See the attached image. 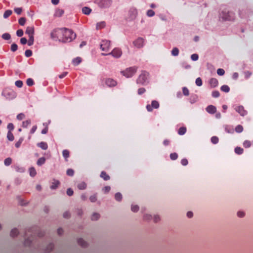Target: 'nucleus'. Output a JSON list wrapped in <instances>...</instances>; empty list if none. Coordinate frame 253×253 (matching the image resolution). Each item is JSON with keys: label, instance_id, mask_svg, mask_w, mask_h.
<instances>
[{"label": "nucleus", "instance_id": "nucleus-48", "mask_svg": "<svg viewBox=\"0 0 253 253\" xmlns=\"http://www.w3.org/2000/svg\"><path fill=\"white\" fill-rule=\"evenodd\" d=\"M182 92L183 94L185 96H188L189 95V90L186 87H183Z\"/></svg>", "mask_w": 253, "mask_h": 253}, {"label": "nucleus", "instance_id": "nucleus-19", "mask_svg": "<svg viewBox=\"0 0 253 253\" xmlns=\"http://www.w3.org/2000/svg\"><path fill=\"white\" fill-rule=\"evenodd\" d=\"M38 146L43 150H46L48 148V146L46 143L44 142H41L38 143Z\"/></svg>", "mask_w": 253, "mask_h": 253}, {"label": "nucleus", "instance_id": "nucleus-44", "mask_svg": "<svg viewBox=\"0 0 253 253\" xmlns=\"http://www.w3.org/2000/svg\"><path fill=\"white\" fill-rule=\"evenodd\" d=\"M17 45L16 43H12L11 45V50L12 52H14L17 50Z\"/></svg>", "mask_w": 253, "mask_h": 253}, {"label": "nucleus", "instance_id": "nucleus-64", "mask_svg": "<svg viewBox=\"0 0 253 253\" xmlns=\"http://www.w3.org/2000/svg\"><path fill=\"white\" fill-rule=\"evenodd\" d=\"M20 42L22 44H25L27 42V40L25 38H22L20 39Z\"/></svg>", "mask_w": 253, "mask_h": 253}, {"label": "nucleus", "instance_id": "nucleus-1", "mask_svg": "<svg viewBox=\"0 0 253 253\" xmlns=\"http://www.w3.org/2000/svg\"><path fill=\"white\" fill-rule=\"evenodd\" d=\"M76 34L72 30L67 28L58 29L54 30L51 33L52 39H58L63 42H70L76 38Z\"/></svg>", "mask_w": 253, "mask_h": 253}, {"label": "nucleus", "instance_id": "nucleus-56", "mask_svg": "<svg viewBox=\"0 0 253 253\" xmlns=\"http://www.w3.org/2000/svg\"><path fill=\"white\" fill-rule=\"evenodd\" d=\"M211 141L212 143L216 144L218 141V138L216 136H213L211 138Z\"/></svg>", "mask_w": 253, "mask_h": 253}, {"label": "nucleus", "instance_id": "nucleus-40", "mask_svg": "<svg viewBox=\"0 0 253 253\" xmlns=\"http://www.w3.org/2000/svg\"><path fill=\"white\" fill-rule=\"evenodd\" d=\"M31 124V121L30 120H26L23 122L22 126L24 127H27L28 126Z\"/></svg>", "mask_w": 253, "mask_h": 253}, {"label": "nucleus", "instance_id": "nucleus-60", "mask_svg": "<svg viewBox=\"0 0 253 253\" xmlns=\"http://www.w3.org/2000/svg\"><path fill=\"white\" fill-rule=\"evenodd\" d=\"M146 90L144 88H140L139 89H138V94L139 95H141L143 93H144L145 92Z\"/></svg>", "mask_w": 253, "mask_h": 253}, {"label": "nucleus", "instance_id": "nucleus-41", "mask_svg": "<svg viewBox=\"0 0 253 253\" xmlns=\"http://www.w3.org/2000/svg\"><path fill=\"white\" fill-rule=\"evenodd\" d=\"M23 141V137L20 138L19 140L15 143V147L16 148H19L20 146Z\"/></svg>", "mask_w": 253, "mask_h": 253}, {"label": "nucleus", "instance_id": "nucleus-53", "mask_svg": "<svg viewBox=\"0 0 253 253\" xmlns=\"http://www.w3.org/2000/svg\"><path fill=\"white\" fill-rule=\"evenodd\" d=\"M199 56L197 54H193L191 56V58L193 61H197L198 59Z\"/></svg>", "mask_w": 253, "mask_h": 253}, {"label": "nucleus", "instance_id": "nucleus-15", "mask_svg": "<svg viewBox=\"0 0 253 253\" xmlns=\"http://www.w3.org/2000/svg\"><path fill=\"white\" fill-rule=\"evenodd\" d=\"M60 184V182L55 179H53L52 181L50 188L52 189H57L58 188L59 185Z\"/></svg>", "mask_w": 253, "mask_h": 253}, {"label": "nucleus", "instance_id": "nucleus-30", "mask_svg": "<svg viewBox=\"0 0 253 253\" xmlns=\"http://www.w3.org/2000/svg\"><path fill=\"white\" fill-rule=\"evenodd\" d=\"M139 207L136 205H132L131 207V210L133 212H137L138 211Z\"/></svg>", "mask_w": 253, "mask_h": 253}, {"label": "nucleus", "instance_id": "nucleus-37", "mask_svg": "<svg viewBox=\"0 0 253 253\" xmlns=\"http://www.w3.org/2000/svg\"><path fill=\"white\" fill-rule=\"evenodd\" d=\"M243 130V127L241 125L237 126L235 128V131L237 132L240 133L242 132Z\"/></svg>", "mask_w": 253, "mask_h": 253}, {"label": "nucleus", "instance_id": "nucleus-51", "mask_svg": "<svg viewBox=\"0 0 253 253\" xmlns=\"http://www.w3.org/2000/svg\"><path fill=\"white\" fill-rule=\"evenodd\" d=\"M26 83L28 86H31L34 84L33 80L32 79H28Z\"/></svg>", "mask_w": 253, "mask_h": 253}, {"label": "nucleus", "instance_id": "nucleus-54", "mask_svg": "<svg viewBox=\"0 0 253 253\" xmlns=\"http://www.w3.org/2000/svg\"><path fill=\"white\" fill-rule=\"evenodd\" d=\"M217 73L219 76H222L224 74L225 71L222 69H218L217 70Z\"/></svg>", "mask_w": 253, "mask_h": 253}, {"label": "nucleus", "instance_id": "nucleus-24", "mask_svg": "<svg viewBox=\"0 0 253 253\" xmlns=\"http://www.w3.org/2000/svg\"><path fill=\"white\" fill-rule=\"evenodd\" d=\"M82 61V59L81 57H77L76 58H75L73 60V63L74 64V65H78V64H79Z\"/></svg>", "mask_w": 253, "mask_h": 253}, {"label": "nucleus", "instance_id": "nucleus-7", "mask_svg": "<svg viewBox=\"0 0 253 253\" xmlns=\"http://www.w3.org/2000/svg\"><path fill=\"white\" fill-rule=\"evenodd\" d=\"M144 40L142 38H138L133 42V45L137 48H140L144 46Z\"/></svg>", "mask_w": 253, "mask_h": 253}, {"label": "nucleus", "instance_id": "nucleus-4", "mask_svg": "<svg viewBox=\"0 0 253 253\" xmlns=\"http://www.w3.org/2000/svg\"><path fill=\"white\" fill-rule=\"evenodd\" d=\"M149 74L146 72H143L137 79V84L144 85L147 82Z\"/></svg>", "mask_w": 253, "mask_h": 253}, {"label": "nucleus", "instance_id": "nucleus-27", "mask_svg": "<svg viewBox=\"0 0 253 253\" xmlns=\"http://www.w3.org/2000/svg\"><path fill=\"white\" fill-rule=\"evenodd\" d=\"M19 232L17 229L14 228L11 230L10 232V236L12 237L16 236L18 234Z\"/></svg>", "mask_w": 253, "mask_h": 253}, {"label": "nucleus", "instance_id": "nucleus-20", "mask_svg": "<svg viewBox=\"0 0 253 253\" xmlns=\"http://www.w3.org/2000/svg\"><path fill=\"white\" fill-rule=\"evenodd\" d=\"M64 13V10L60 9H57L56 10L54 16L56 17H60Z\"/></svg>", "mask_w": 253, "mask_h": 253}, {"label": "nucleus", "instance_id": "nucleus-45", "mask_svg": "<svg viewBox=\"0 0 253 253\" xmlns=\"http://www.w3.org/2000/svg\"><path fill=\"white\" fill-rule=\"evenodd\" d=\"M196 84L199 86H200L202 85V81L200 78H198L196 79Z\"/></svg>", "mask_w": 253, "mask_h": 253}, {"label": "nucleus", "instance_id": "nucleus-35", "mask_svg": "<svg viewBox=\"0 0 253 253\" xmlns=\"http://www.w3.org/2000/svg\"><path fill=\"white\" fill-rule=\"evenodd\" d=\"M99 217H100V215L98 213H94L92 215L91 219L92 220H96L99 218Z\"/></svg>", "mask_w": 253, "mask_h": 253}, {"label": "nucleus", "instance_id": "nucleus-16", "mask_svg": "<svg viewBox=\"0 0 253 253\" xmlns=\"http://www.w3.org/2000/svg\"><path fill=\"white\" fill-rule=\"evenodd\" d=\"M207 111L211 114H214L216 112V107L213 105H209L206 108Z\"/></svg>", "mask_w": 253, "mask_h": 253}, {"label": "nucleus", "instance_id": "nucleus-52", "mask_svg": "<svg viewBox=\"0 0 253 253\" xmlns=\"http://www.w3.org/2000/svg\"><path fill=\"white\" fill-rule=\"evenodd\" d=\"M177 154L175 153H171L170 155V159L172 160H175L177 158Z\"/></svg>", "mask_w": 253, "mask_h": 253}, {"label": "nucleus", "instance_id": "nucleus-42", "mask_svg": "<svg viewBox=\"0 0 253 253\" xmlns=\"http://www.w3.org/2000/svg\"><path fill=\"white\" fill-rule=\"evenodd\" d=\"M243 146L245 148H249L251 146V142L250 141L246 140L243 143Z\"/></svg>", "mask_w": 253, "mask_h": 253}, {"label": "nucleus", "instance_id": "nucleus-8", "mask_svg": "<svg viewBox=\"0 0 253 253\" xmlns=\"http://www.w3.org/2000/svg\"><path fill=\"white\" fill-rule=\"evenodd\" d=\"M110 47V42L109 41L104 40L102 41L100 44V48L103 51H109Z\"/></svg>", "mask_w": 253, "mask_h": 253}, {"label": "nucleus", "instance_id": "nucleus-33", "mask_svg": "<svg viewBox=\"0 0 253 253\" xmlns=\"http://www.w3.org/2000/svg\"><path fill=\"white\" fill-rule=\"evenodd\" d=\"M115 199L118 201H120L122 199V195L118 192L115 195Z\"/></svg>", "mask_w": 253, "mask_h": 253}, {"label": "nucleus", "instance_id": "nucleus-6", "mask_svg": "<svg viewBox=\"0 0 253 253\" xmlns=\"http://www.w3.org/2000/svg\"><path fill=\"white\" fill-rule=\"evenodd\" d=\"M103 82L106 85L110 87H114L117 84V81L111 78H105L103 79Z\"/></svg>", "mask_w": 253, "mask_h": 253}, {"label": "nucleus", "instance_id": "nucleus-13", "mask_svg": "<svg viewBox=\"0 0 253 253\" xmlns=\"http://www.w3.org/2000/svg\"><path fill=\"white\" fill-rule=\"evenodd\" d=\"M235 110L242 116H244L247 114L246 111L244 110L243 107L242 106L237 107L235 108Z\"/></svg>", "mask_w": 253, "mask_h": 253}, {"label": "nucleus", "instance_id": "nucleus-12", "mask_svg": "<svg viewBox=\"0 0 253 253\" xmlns=\"http://www.w3.org/2000/svg\"><path fill=\"white\" fill-rule=\"evenodd\" d=\"M25 33L27 34L29 36V38L34 37V28L33 26H29L26 28V30L25 31Z\"/></svg>", "mask_w": 253, "mask_h": 253}, {"label": "nucleus", "instance_id": "nucleus-31", "mask_svg": "<svg viewBox=\"0 0 253 253\" xmlns=\"http://www.w3.org/2000/svg\"><path fill=\"white\" fill-rule=\"evenodd\" d=\"M221 90L225 92H228L230 90L229 87L227 85H223L221 87Z\"/></svg>", "mask_w": 253, "mask_h": 253}, {"label": "nucleus", "instance_id": "nucleus-61", "mask_svg": "<svg viewBox=\"0 0 253 253\" xmlns=\"http://www.w3.org/2000/svg\"><path fill=\"white\" fill-rule=\"evenodd\" d=\"M22 10L21 8L17 7L14 8V11L18 15H20L21 13Z\"/></svg>", "mask_w": 253, "mask_h": 253}, {"label": "nucleus", "instance_id": "nucleus-32", "mask_svg": "<svg viewBox=\"0 0 253 253\" xmlns=\"http://www.w3.org/2000/svg\"><path fill=\"white\" fill-rule=\"evenodd\" d=\"M12 11L11 10H6L3 14V17L4 18H7L12 14Z\"/></svg>", "mask_w": 253, "mask_h": 253}, {"label": "nucleus", "instance_id": "nucleus-62", "mask_svg": "<svg viewBox=\"0 0 253 253\" xmlns=\"http://www.w3.org/2000/svg\"><path fill=\"white\" fill-rule=\"evenodd\" d=\"M67 174L69 176H72L74 174V171L72 169H68L67 171Z\"/></svg>", "mask_w": 253, "mask_h": 253}, {"label": "nucleus", "instance_id": "nucleus-22", "mask_svg": "<svg viewBox=\"0 0 253 253\" xmlns=\"http://www.w3.org/2000/svg\"><path fill=\"white\" fill-rule=\"evenodd\" d=\"M78 244L83 247H85L87 246V243L83 239H79L78 240Z\"/></svg>", "mask_w": 253, "mask_h": 253}, {"label": "nucleus", "instance_id": "nucleus-9", "mask_svg": "<svg viewBox=\"0 0 253 253\" xmlns=\"http://www.w3.org/2000/svg\"><path fill=\"white\" fill-rule=\"evenodd\" d=\"M128 15L130 20L134 19L137 15V10L135 7H131L129 11Z\"/></svg>", "mask_w": 253, "mask_h": 253}, {"label": "nucleus", "instance_id": "nucleus-17", "mask_svg": "<svg viewBox=\"0 0 253 253\" xmlns=\"http://www.w3.org/2000/svg\"><path fill=\"white\" fill-rule=\"evenodd\" d=\"M82 10V12L85 15H89L91 12V8L86 6L83 7Z\"/></svg>", "mask_w": 253, "mask_h": 253}, {"label": "nucleus", "instance_id": "nucleus-46", "mask_svg": "<svg viewBox=\"0 0 253 253\" xmlns=\"http://www.w3.org/2000/svg\"><path fill=\"white\" fill-rule=\"evenodd\" d=\"M26 22V19L24 17H21L19 19V23L20 25L23 26Z\"/></svg>", "mask_w": 253, "mask_h": 253}, {"label": "nucleus", "instance_id": "nucleus-14", "mask_svg": "<svg viewBox=\"0 0 253 253\" xmlns=\"http://www.w3.org/2000/svg\"><path fill=\"white\" fill-rule=\"evenodd\" d=\"M209 83L211 87L214 88L217 86L218 81L215 78H211L209 81Z\"/></svg>", "mask_w": 253, "mask_h": 253}, {"label": "nucleus", "instance_id": "nucleus-47", "mask_svg": "<svg viewBox=\"0 0 253 253\" xmlns=\"http://www.w3.org/2000/svg\"><path fill=\"white\" fill-rule=\"evenodd\" d=\"M62 153H63V156L65 158L67 159V158L69 157V152L68 150H64L63 151Z\"/></svg>", "mask_w": 253, "mask_h": 253}, {"label": "nucleus", "instance_id": "nucleus-58", "mask_svg": "<svg viewBox=\"0 0 253 253\" xmlns=\"http://www.w3.org/2000/svg\"><path fill=\"white\" fill-rule=\"evenodd\" d=\"M16 35L18 37H22L23 35V31L22 29H19L16 32Z\"/></svg>", "mask_w": 253, "mask_h": 253}, {"label": "nucleus", "instance_id": "nucleus-57", "mask_svg": "<svg viewBox=\"0 0 253 253\" xmlns=\"http://www.w3.org/2000/svg\"><path fill=\"white\" fill-rule=\"evenodd\" d=\"M34 41V37H30L28 40V44L29 46H31L33 44Z\"/></svg>", "mask_w": 253, "mask_h": 253}, {"label": "nucleus", "instance_id": "nucleus-59", "mask_svg": "<svg viewBox=\"0 0 253 253\" xmlns=\"http://www.w3.org/2000/svg\"><path fill=\"white\" fill-rule=\"evenodd\" d=\"M212 96L213 97H218L219 96V92L218 91H213L212 93Z\"/></svg>", "mask_w": 253, "mask_h": 253}, {"label": "nucleus", "instance_id": "nucleus-21", "mask_svg": "<svg viewBox=\"0 0 253 253\" xmlns=\"http://www.w3.org/2000/svg\"><path fill=\"white\" fill-rule=\"evenodd\" d=\"M45 162V158L41 157L40 159H39L37 161V164L38 166H41L43 164H44Z\"/></svg>", "mask_w": 253, "mask_h": 253}, {"label": "nucleus", "instance_id": "nucleus-28", "mask_svg": "<svg viewBox=\"0 0 253 253\" xmlns=\"http://www.w3.org/2000/svg\"><path fill=\"white\" fill-rule=\"evenodd\" d=\"M7 138L9 141H13L14 139V136L13 134L11 132V131H8L7 134Z\"/></svg>", "mask_w": 253, "mask_h": 253}, {"label": "nucleus", "instance_id": "nucleus-11", "mask_svg": "<svg viewBox=\"0 0 253 253\" xmlns=\"http://www.w3.org/2000/svg\"><path fill=\"white\" fill-rule=\"evenodd\" d=\"M159 107V103L158 101L156 100H153L152 101L151 105H147L146 106L147 110L149 112H151L153 110V108L155 109H157Z\"/></svg>", "mask_w": 253, "mask_h": 253}, {"label": "nucleus", "instance_id": "nucleus-39", "mask_svg": "<svg viewBox=\"0 0 253 253\" xmlns=\"http://www.w3.org/2000/svg\"><path fill=\"white\" fill-rule=\"evenodd\" d=\"M2 38L4 40H9L11 38L10 35L8 33H4L2 34Z\"/></svg>", "mask_w": 253, "mask_h": 253}, {"label": "nucleus", "instance_id": "nucleus-3", "mask_svg": "<svg viewBox=\"0 0 253 253\" xmlns=\"http://www.w3.org/2000/svg\"><path fill=\"white\" fill-rule=\"evenodd\" d=\"M96 3L101 8H107L112 5V0H96Z\"/></svg>", "mask_w": 253, "mask_h": 253}, {"label": "nucleus", "instance_id": "nucleus-10", "mask_svg": "<svg viewBox=\"0 0 253 253\" xmlns=\"http://www.w3.org/2000/svg\"><path fill=\"white\" fill-rule=\"evenodd\" d=\"M232 15V13L229 11H223L220 14V16L223 19L226 20H231L233 18Z\"/></svg>", "mask_w": 253, "mask_h": 253}, {"label": "nucleus", "instance_id": "nucleus-55", "mask_svg": "<svg viewBox=\"0 0 253 253\" xmlns=\"http://www.w3.org/2000/svg\"><path fill=\"white\" fill-rule=\"evenodd\" d=\"M25 115L23 113L19 114L17 116V119L19 120H22L25 118Z\"/></svg>", "mask_w": 253, "mask_h": 253}, {"label": "nucleus", "instance_id": "nucleus-43", "mask_svg": "<svg viewBox=\"0 0 253 253\" xmlns=\"http://www.w3.org/2000/svg\"><path fill=\"white\" fill-rule=\"evenodd\" d=\"M155 12L151 9L148 10L147 11V15L149 17H152L155 15Z\"/></svg>", "mask_w": 253, "mask_h": 253}, {"label": "nucleus", "instance_id": "nucleus-25", "mask_svg": "<svg viewBox=\"0 0 253 253\" xmlns=\"http://www.w3.org/2000/svg\"><path fill=\"white\" fill-rule=\"evenodd\" d=\"M78 188L80 190L84 189L86 188V185L84 182H82L78 184Z\"/></svg>", "mask_w": 253, "mask_h": 253}, {"label": "nucleus", "instance_id": "nucleus-50", "mask_svg": "<svg viewBox=\"0 0 253 253\" xmlns=\"http://www.w3.org/2000/svg\"><path fill=\"white\" fill-rule=\"evenodd\" d=\"M15 84L18 87H21L23 85V82L21 81H17L15 82Z\"/></svg>", "mask_w": 253, "mask_h": 253}, {"label": "nucleus", "instance_id": "nucleus-34", "mask_svg": "<svg viewBox=\"0 0 253 253\" xmlns=\"http://www.w3.org/2000/svg\"><path fill=\"white\" fill-rule=\"evenodd\" d=\"M186 128L185 127H181L178 130V134L179 135H183L186 132Z\"/></svg>", "mask_w": 253, "mask_h": 253}, {"label": "nucleus", "instance_id": "nucleus-26", "mask_svg": "<svg viewBox=\"0 0 253 253\" xmlns=\"http://www.w3.org/2000/svg\"><path fill=\"white\" fill-rule=\"evenodd\" d=\"M100 176L105 180H107L110 178L109 176L104 171H102L101 173Z\"/></svg>", "mask_w": 253, "mask_h": 253}, {"label": "nucleus", "instance_id": "nucleus-29", "mask_svg": "<svg viewBox=\"0 0 253 253\" xmlns=\"http://www.w3.org/2000/svg\"><path fill=\"white\" fill-rule=\"evenodd\" d=\"M179 54V50L177 47H174L172 49L171 51V54L173 56H177Z\"/></svg>", "mask_w": 253, "mask_h": 253}, {"label": "nucleus", "instance_id": "nucleus-18", "mask_svg": "<svg viewBox=\"0 0 253 253\" xmlns=\"http://www.w3.org/2000/svg\"><path fill=\"white\" fill-rule=\"evenodd\" d=\"M105 22L104 21L98 22L96 25V30L101 29L105 27Z\"/></svg>", "mask_w": 253, "mask_h": 253}, {"label": "nucleus", "instance_id": "nucleus-63", "mask_svg": "<svg viewBox=\"0 0 253 253\" xmlns=\"http://www.w3.org/2000/svg\"><path fill=\"white\" fill-rule=\"evenodd\" d=\"M31 242L32 241L29 238H28L25 241L24 245L25 246H30Z\"/></svg>", "mask_w": 253, "mask_h": 253}, {"label": "nucleus", "instance_id": "nucleus-36", "mask_svg": "<svg viewBox=\"0 0 253 253\" xmlns=\"http://www.w3.org/2000/svg\"><path fill=\"white\" fill-rule=\"evenodd\" d=\"M235 152L237 154H241L243 152V149L241 147H237L235 149Z\"/></svg>", "mask_w": 253, "mask_h": 253}, {"label": "nucleus", "instance_id": "nucleus-49", "mask_svg": "<svg viewBox=\"0 0 253 253\" xmlns=\"http://www.w3.org/2000/svg\"><path fill=\"white\" fill-rule=\"evenodd\" d=\"M25 54L27 57H30L32 55V51L30 49L26 50Z\"/></svg>", "mask_w": 253, "mask_h": 253}, {"label": "nucleus", "instance_id": "nucleus-5", "mask_svg": "<svg viewBox=\"0 0 253 253\" xmlns=\"http://www.w3.org/2000/svg\"><path fill=\"white\" fill-rule=\"evenodd\" d=\"M102 54L103 55H111L115 58H119L122 55V52L120 49L116 48L108 54L102 53Z\"/></svg>", "mask_w": 253, "mask_h": 253}, {"label": "nucleus", "instance_id": "nucleus-23", "mask_svg": "<svg viewBox=\"0 0 253 253\" xmlns=\"http://www.w3.org/2000/svg\"><path fill=\"white\" fill-rule=\"evenodd\" d=\"M29 173L30 176L32 177L35 176L37 174L36 170L34 168H31L29 169Z\"/></svg>", "mask_w": 253, "mask_h": 253}, {"label": "nucleus", "instance_id": "nucleus-38", "mask_svg": "<svg viewBox=\"0 0 253 253\" xmlns=\"http://www.w3.org/2000/svg\"><path fill=\"white\" fill-rule=\"evenodd\" d=\"M11 162H12L11 159L10 158H7L5 159V160L4 161V163L5 166H7L11 164Z\"/></svg>", "mask_w": 253, "mask_h": 253}, {"label": "nucleus", "instance_id": "nucleus-2", "mask_svg": "<svg viewBox=\"0 0 253 253\" xmlns=\"http://www.w3.org/2000/svg\"><path fill=\"white\" fill-rule=\"evenodd\" d=\"M137 67H131L122 71L121 73L126 78H130L136 72Z\"/></svg>", "mask_w": 253, "mask_h": 253}]
</instances>
